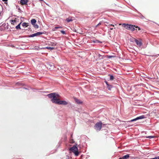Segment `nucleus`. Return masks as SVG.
I'll use <instances>...</instances> for the list:
<instances>
[{"mask_svg":"<svg viewBox=\"0 0 159 159\" xmlns=\"http://www.w3.org/2000/svg\"><path fill=\"white\" fill-rule=\"evenodd\" d=\"M114 87L113 86L110 84H108L107 85V88L108 90H111L112 88Z\"/></svg>","mask_w":159,"mask_h":159,"instance_id":"obj_13","label":"nucleus"},{"mask_svg":"<svg viewBox=\"0 0 159 159\" xmlns=\"http://www.w3.org/2000/svg\"><path fill=\"white\" fill-rule=\"evenodd\" d=\"M22 22V21H21L19 24L17 26H16V28L17 30L21 29L20 25Z\"/></svg>","mask_w":159,"mask_h":159,"instance_id":"obj_21","label":"nucleus"},{"mask_svg":"<svg viewBox=\"0 0 159 159\" xmlns=\"http://www.w3.org/2000/svg\"><path fill=\"white\" fill-rule=\"evenodd\" d=\"M135 42L137 45L139 47H140L142 45V43L141 39H139V40L137 39Z\"/></svg>","mask_w":159,"mask_h":159,"instance_id":"obj_6","label":"nucleus"},{"mask_svg":"<svg viewBox=\"0 0 159 159\" xmlns=\"http://www.w3.org/2000/svg\"><path fill=\"white\" fill-rule=\"evenodd\" d=\"M2 1L4 2L6 4L7 3V2L8 0H2Z\"/></svg>","mask_w":159,"mask_h":159,"instance_id":"obj_37","label":"nucleus"},{"mask_svg":"<svg viewBox=\"0 0 159 159\" xmlns=\"http://www.w3.org/2000/svg\"><path fill=\"white\" fill-rule=\"evenodd\" d=\"M130 157L129 154H127L122 157H120L119 159H128Z\"/></svg>","mask_w":159,"mask_h":159,"instance_id":"obj_8","label":"nucleus"},{"mask_svg":"<svg viewBox=\"0 0 159 159\" xmlns=\"http://www.w3.org/2000/svg\"><path fill=\"white\" fill-rule=\"evenodd\" d=\"M46 33V32L45 31L43 32H38L36 33L29 35L27 37L29 38H33L34 37H38L40 35L45 34Z\"/></svg>","mask_w":159,"mask_h":159,"instance_id":"obj_4","label":"nucleus"},{"mask_svg":"<svg viewBox=\"0 0 159 159\" xmlns=\"http://www.w3.org/2000/svg\"><path fill=\"white\" fill-rule=\"evenodd\" d=\"M28 1V0H20V2L21 5H27Z\"/></svg>","mask_w":159,"mask_h":159,"instance_id":"obj_9","label":"nucleus"},{"mask_svg":"<svg viewBox=\"0 0 159 159\" xmlns=\"http://www.w3.org/2000/svg\"><path fill=\"white\" fill-rule=\"evenodd\" d=\"M2 25V26L3 27H4V28L5 29H8V25H7V26L6 25V24H3Z\"/></svg>","mask_w":159,"mask_h":159,"instance_id":"obj_27","label":"nucleus"},{"mask_svg":"<svg viewBox=\"0 0 159 159\" xmlns=\"http://www.w3.org/2000/svg\"><path fill=\"white\" fill-rule=\"evenodd\" d=\"M105 82L106 83L107 86L109 84L107 81H105Z\"/></svg>","mask_w":159,"mask_h":159,"instance_id":"obj_38","label":"nucleus"},{"mask_svg":"<svg viewBox=\"0 0 159 159\" xmlns=\"http://www.w3.org/2000/svg\"><path fill=\"white\" fill-rule=\"evenodd\" d=\"M138 120L136 118H134V119H133L132 120H131L130 121H129V122H133L134 121H135Z\"/></svg>","mask_w":159,"mask_h":159,"instance_id":"obj_32","label":"nucleus"},{"mask_svg":"<svg viewBox=\"0 0 159 159\" xmlns=\"http://www.w3.org/2000/svg\"><path fill=\"white\" fill-rule=\"evenodd\" d=\"M122 26L123 27L125 28V29L128 30H130L132 31H133L135 30V25L130 24H122Z\"/></svg>","mask_w":159,"mask_h":159,"instance_id":"obj_2","label":"nucleus"},{"mask_svg":"<svg viewBox=\"0 0 159 159\" xmlns=\"http://www.w3.org/2000/svg\"><path fill=\"white\" fill-rule=\"evenodd\" d=\"M57 43H52V46H56L57 45Z\"/></svg>","mask_w":159,"mask_h":159,"instance_id":"obj_35","label":"nucleus"},{"mask_svg":"<svg viewBox=\"0 0 159 159\" xmlns=\"http://www.w3.org/2000/svg\"><path fill=\"white\" fill-rule=\"evenodd\" d=\"M11 22L12 23H15L16 22V20H11Z\"/></svg>","mask_w":159,"mask_h":159,"instance_id":"obj_36","label":"nucleus"},{"mask_svg":"<svg viewBox=\"0 0 159 159\" xmlns=\"http://www.w3.org/2000/svg\"><path fill=\"white\" fill-rule=\"evenodd\" d=\"M24 18V17H21V18Z\"/></svg>","mask_w":159,"mask_h":159,"instance_id":"obj_50","label":"nucleus"},{"mask_svg":"<svg viewBox=\"0 0 159 159\" xmlns=\"http://www.w3.org/2000/svg\"><path fill=\"white\" fill-rule=\"evenodd\" d=\"M136 39L133 37H131L130 38L129 40L130 42L134 43L135 42Z\"/></svg>","mask_w":159,"mask_h":159,"instance_id":"obj_20","label":"nucleus"},{"mask_svg":"<svg viewBox=\"0 0 159 159\" xmlns=\"http://www.w3.org/2000/svg\"><path fill=\"white\" fill-rule=\"evenodd\" d=\"M29 23H27L26 22H24L22 24V25L24 27H28V26L29 25Z\"/></svg>","mask_w":159,"mask_h":159,"instance_id":"obj_16","label":"nucleus"},{"mask_svg":"<svg viewBox=\"0 0 159 159\" xmlns=\"http://www.w3.org/2000/svg\"><path fill=\"white\" fill-rule=\"evenodd\" d=\"M47 68H49V69H50V67H52V68L54 67V65H53V64L52 63H51V62H49V63H48L47 64Z\"/></svg>","mask_w":159,"mask_h":159,"instance_id":"obj_11","label":"nucleus"},{"mask_svg":"<svg viewBox=\"0 0 159 159\" xmlns=\"http://www.w3.org/2000/svg\"><path fill=\"white\" fill-rule=\"evenodd\" d=\"M108 76H110V80L111 81L115 79L113 75L109 74L108 75Z\"/></svg>","mask_w":159,"mask_h":159,"instance_id":"obj_17","label":"nucleus"},{"mask_svg":"<svg viewBox=\"0 0 159 159\" xmlns=\"http://www.w3.org/2000/svg\"><path fill=\"white\" fill-rule=\"evenodd\" d=\"M67 105H68L67 107L73 109V107H74V106L70 102H67Z\"/></svg>","mask_w":159,"mask_h":159,"instance_id":"obj_14","label":"nucleus"},{"mask_svg":"<svg viewBox=\"0 0 159 159\" xmlns=\"http://www.w3.org/2000/svg\"><path fill=\"white\" fill-rule=\"evenodd\" d=\"M40 2H45L43 1V0H39Z\"/></svg>","mask_w":159,"mask_h":159,"instance_id":"obj_43","label":"nucleus"},{"mask_svg":"<svg viewBox=\"0 0 159 159\" xmlns=\"http://www.w3.org/2000/svg\"><path fill=\"white\" fill-rule=\"evenodd\" d=\"M1 30V29H0V30Z\"/></svg>","mask_w":159,"mask_h":159,"instance_id":"obj_51","label":"nucleus"},{"mask_svg":"<svg viewBox=\"0 0 159 159\" xmlns=\"http://www.w3.org/2000/svg\"><path fill=\"white\" fill-rule=\"evenodd\" d=\"M130 157V158H131V159H132V158H132V157Z\"/></svg>","mask_w":159,"mask_h":159,"instance_id":"obj_48","label":"nucleus"},{"mask_svg":"<svg viewBox=\"0 0 159 159\" xmlns=\"http://www.w3.org/2000/svg\"><path fill=\"white\" fill-rule=\"evenodd\" d=\"M139 14V15L138 16L140 18H141L142 20H144V19H146L143 16L142 14L139 12L137 10H135Z\"/></svg>","mask_w":159,"mask_h":159,"instance_id":"obj_10","label":"nucleus"},{"mask_svg":"<svg viewBox=\"0 0 159 159\" xmlns=\"http://www.w3.org/2000/svg\"><path fill=\"white\" fill-rule=\"evenodd\" d=\"M138 120L140 119H142L145 118V116L144 115H142L141 116H138L137 117Z\"/></svg>","mask_w":159,"mask_h":159,"instance_id":"obj_18","label":"nucleus"},{"mask_svg":"<svg viewBox=\"0 0 159 159\" xmlns=\"http://www.w3.org/2000/svg\"><path fill=\"white\" fill-rule=\"evenodd\" d=\"M31 89H32V90H34V89H32V88H31Z\"/></svg>","mask_w":159,"mask_h":159,"instance_id":"obj_49","label":"nucleus"},{"mask_svg":"<svg viewBox=\"0 0 159 159\" xmlns=\"http://www.w3.org/2000/svg\"><path fill=\"white\" fill-rule=\"evenodd\" d=\"M28 29H29L30 30L31 29H30V28H28Z\"/></svg>","mask_w":159,"mask_h":159,"instance_id":"obj_47","label":"nucleus"},{"mask_svg":"<svg viewBox=\"0 0 159 159\" xmlns=\"http://www.w3.org/2000/svg\"><path fill=\"white\" fill-rule=\"evenodd\" d=\"M106 25V26H107L108 28H109L111 30H112L113 29V28L111 27H110L111 26H112V27H114V25L113 24H110V25Z\"/></svg>","mask_w":159,"mask_h":159,"instance_id":"obj_19","label":"nucleus"},{"mask_svg":"<svg viewBox=\"0 0 159 159\" xmlns=\"http://www.w3.org/2000/svg\"><path fill=\"white\" fill-rule=\"evenodd\" d=\"M38 48L40 49H50V50H53V49H54L55 48L54 47H46L42 48H39V47Z\"/></svg>","mask_w":159,"mask_h":159,"instance_id":"obj_12","label":"nucleus"},{"mask_svg":"<svg viewBox=\"0 0 159 159\" xmlns=\"http://www.w3.org/2000/svg\"><path fill=\"white\" fill-rule=\"evenodd\" d=\"M104 57V56H102L100 54H98V58H99V59L101 60V59H103Z\"/></svg>","mask_w":159,"mask_h":159,"instance_id":"obj_22","label":"nucleus"},{"mask_svg":"<svg viewBox=\"0 0 159 159\" xmlns=\"http://www.w3.org/2000/svg\"><path fill=\"white\" fill-rule=\"evenodd\" d=\"M73 31L74 32H77V30L76 29H75V28H74V29L73 30Z\"/></svg>","mask_w":159,"mask_h":159,"instance_id":"obj_40","label":"nucleus"},{"mask_svg":"<svg viewBox=\"0 0 159 159\" xmlns=\"http://www.w3.org/2000/svg\"><path fill=\"white\" fill-rule=\"evenodd\" d=\"M13 16H15V17H18V16H16V15H13Z\"/></svg>","mask_w":159,"mask_h":159,"instance_id":"obj_44","label":"nucleus"},{"mask_svg":"<svg viewBox=\"0 0 159 159\" xmlns=\"http://www.w3.org/2000/svg\"><path fill=\"white\" fill-rule=\"evenodd\" d=\"M102 122H98L94 125L95 129L97 131H100L102 128Z\"/></svg>","mask_w":159,"mask_h":159,"instance_id":"obj_5","label":"nucleus"},{"mask_svg":"<svg viewBox=\"0 0 159 159\" xmlns=\"http://www.w3.org/2000/svg\"><path fill=\"white\" fill-rule=\"evenodd\" d=\"M47 96L51 99V101L54 103L58 105H66L67 102L65 100H60L58 98L60 96L57 93H52L47 95Z\"/></svg>","mask_w":159,"mask_h":159,"instance_id":"obj_1","label":"nucleus"},{"mask_svg":"<svg viewBox=\"0 0 159 159\" xmlns=\"http://www.w3.org/2000/svg\"><path fill=\"white\" fill-rule=\"evenodd\" d=\"M74 99L75 102L77 104H82L83 103V102L82 101H80L79 99H78L77 98L75 97H74Z\"/></svg>","mask_w":159,"mask_h":159,"instance_id":"obj_7","label":"nucleus"},{"mask_svg":"<svg viewBox=\"0 0 159 159\" xmlns=\"http://www.w3.org/2000/svg\"><path fill=\"white\" fill-rule=\"evenodd\" d=\"M16 85H25V84H23L22 83H21V82H17L16 83Z\"/></svg>","mask_w":159,"mask_h":159,"instance_id":"obj_24","label":"nucleus"},{"mask_svg":"<svg viewBox=\"0 0 159 159\" xmlns=\"http://www.w3.org/2000/svg\"><path fill=\"white\" fill-rule=\"evenodd\" d=\"M114 56H113L111 55H107L106 56V57L107 58L110 59L113 57H114Z\"/></svg>","mask_w":159,"mask_h":159,"instance_id":"obj_29","label":"nucleus"},{"mask_svg":"<svg viewBox=\"0 0 159 159\" xmlns=\"http://www.w3.org/2000/svg\"><path fill=\"white\" fill-rule=\"evenodd\" d=\"M150 56L153 57L154 56H153V55H150Z\"/></svg>","mask_w":159,"mask_h":159,"instance_id":"obj_46","label":"nucleus"},{"mask_svg":"<svg viewBox=\"0 0 159 159\" xmlns=\"http://www.w3.org/2000/svg\"><path fill=\"white\" fill-rule=\"evenodd\" d=\"M23 88V89H26V90H29V89H28V88H25V87H24Z\"/></svg>","mask_w":159,"mask_h":159,"instance_id":"obj_41","label":"nucleus"},{"mask_svg":"<svg viewBox=\"0 0 159 159\" xmlns=\"http://www.w3.org/2000/svg\"><path fill=\"white\" fill-rule=\"evenodd\" d=\"M134 28L135 29V30L137 32L138 31V30L139 31L141 30L140 28L138 26L135 25Z\"/></svg>","mask_w":159,"mask_h":159,"instance_id":"obj_23","label":"nucleus"},{"mask_svg":"<svg viewBox=\"0 0 159 159\" xmlns=\"http://www.w3.org/2000/svg\"><path fill=\"white\" fill-rule=\"evenodd\" d=\"M33 26L35 29H38L39 27V25L36 24L34 25Z\"/></svg>","mask_w":159,"mask_h":159,"instance_id":"obj_31","label":"nucleus"},{"mask_svg":"<svg viewBox=\"0 0 159 159\" xmlns=\"http://www.w3.org/2000/svg\"><path fill=\"white\" fill-rule=\"evenodd\" d=\"M36 20L35 19H33L31 20H30V23L31 24L33 25V26L36 24Z\"/></svg>","mask_w":159,"mask_h":159,"instance_id":"obj_15","label":"nucleus"},{"mask_svg":"<svg viewBox=\"0 0 159 159\" xmlns=\"http://www.w3.org/2000/svg\"><path fill=\"white\" fill-rule=\"evenodd\" d=\"M61 143H59V145L57 146V148L59 147L60 146V144H61Z\"/></svg>","mask_w":159,"mask_h":159,"instance_id":"obj_42","label":"nucleus"},{"mask_svg":"<svg viewBox=\"0 0 159 159\" xmlns=\"http://www.w3.org/2000/svg\"><path fill=\"white\" fill-rule=\"evenodd\" d=\"M69 150L73 152L76 156H78L80 152L78 151V148L76 145H74L73 147L70 148Z\"/></svg>","mask_w":159,"mask_h":159,"instance_id":"obj_3","label":"nucleus"},{"mask_svg":"<svg viewBox=\"0 0 159 159\" xmlns=\"http://www.w3.org/2000/svg\"><path fill=\"white\" fill-rule=\"evenodd\" d=\"M18 10V11L20 13H21L22 11L21 10L20 8L19 7V6H16Z\"/></svg>","mask_w":159,"mask_h":159,"instance_id":"obj_30","label":"nucleus"},{"mask_svg":"<svg viewBox=\"0 0 159 159\" xmlns=\"http://www.w3.org/2000/svg\"><path fill=\"white\" fill-rule=\"evenodd\" d=\"M93 42L94 43H102V42H101L100 41L97 40H93Z\"/></svg>","mask_w":159,"mask_h":159,"instance_id":"obj_25","label":"nucleus"},{"mask_svg":"<svg viewBox=\"0 0 159 159\" xmlns=\"http://www.w3.org/2000/svg\"><path fill=\"white\" fill-rule=\"evenodd\" d=\"M155 137V136H146V138H149V139H152V138H153Z\"/></svg>","mask_w":159,"mask_h":159,"instance_id":"obj_28","label":"nucleus"},{"mask_svg":"<svg viewBox=\"0 0 159 159\" xmlns=\"http://www.w3.org/2000/svg\"><path fill=\"white\" fill-rule=\"evenodd\" d=\"M66 21L68 22H69L72 21V20L71 19H70L69 18H68L66 19Z\"/></svg>","mask_w":159,"mask_h":159,"instance_id":"obj_26","label":"nucleus"},{"mask_svg":"<svg viewBox=\"0 0 159 159\" xmlns=\"http://www.w3.org/2000/svg\"><path fill=\"white\" fill-rule=\"evenodd\" d=\"M60 32L63 34H66L65 31L64 30H61L60 31Z\"/></svg>","mask_w":159,"mask_h":159,"instance_id":"obj_33","label":"nucleus"},{"mask_svg":"<svg viewBox=\"0 0 159 159\" xmlns=\"http://www.w3.org/2000/svg\"><path fill=\"white\" fill-rule=\"evenodd\" d=\"M104 23H107V24H108V23L107 22H104Z\"/></svg>","mask_w":159,"mask_h":159,"instance_id":"obj_45","label":"nucleus"},{"mask_svg":"<svg viewBox=\"0 0 159 159\" xmlns=\"http://www.w3.org/2000/svg\"><path fill=\"white\" fill-rule=\"evenodd\" d=\"M101 24V22H100L97 25L96 27L100 25Z\"/></svg>","mask_w":159,"mask_h":159,"instance_id":"obj_39","label":"nucleus"},{"mask_svg":"<svg viewBox=\"0 0 159 159\" xmlns=\"http://www.w3.org/2000/svg\"><path fill=\"white\" fill-rule=\"evenodd\" d=\"M62 28V27L61 26H56L55 27L54 29H57L59 28Z\"/></svg>","mask_w":159,"mask_h":159,"instance_id":"obj_34","label":"nucleus"}]
</instances>
